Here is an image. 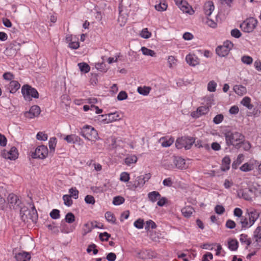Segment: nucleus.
Segmentation results:
<instances>
[{
	"label": "nucleus",
	"instance_id": "1",
	"mask_svg": "<svg viewBox=\"0 0 261 261\" xmlns=\"http://www.w3.org/2000/svg\"><path fill=\"white\" fill-rule=\"evenodd\" d=\"M226 143L227 146L232 145L236 147L242 143L244 141V136L239 132H227L225 133Z\"/></svg>",
	"mask_w": 261,
	"mask_h": 261
},
{
	"label": "nucleus",
	"instance_id": "2",
	"mask_svg": "<svg viewBox=\"0 0 261 261\" xmlns=\"http://www.w3.org/2000/svg\"><path fill=\"white\" fill-rule=\"evenodd\" d=\"M20 215L21 220L23 221H25L28 219H30L33 222H35L38 219L37 212L34 205H33L31 210H29L28 207L25 206L21 207L20 210Z\"/></svg>",
	"mask_w": 261,
	"mask_h": 261
},
{
	"label": "nucleus",
	"instance_id": "3",
	"mask_svg": "<svg viewBox=\"0 0 261 261\" xmlns=\"http://www.w3.org/2000/svg\"><path fill=\"white\" fill-rule=\"evenodd\" d=\"M81 135L85 139L91 141H95L98 139V135L96 130L89 125H86L82 128Z\"/></svg>",
	"mask_w": 261,
	"mask_h": 261
},
{
	"label": "nucleus",
	"instance_id": "4",
	"mask_svg": "<svg viewBox=\"0 0 261 261\" xmlns=\"http://www.w3.org/2000/svg\"><path fill=\"white\" fill-rule=\"evenodd\" d=\"M21 93L25 100H30L32 98H38L39 97V93L37 90L28 85L22 86Z\"/></svg>",
	"mask_w": 261,
	"mask_h": 261
},
{
	"label": "nucleus",
	"instance_id": "5",
	"mask_svg": "<svg viewBox=\"0 0 261 261\" xmlns=\"http://www.w3.org/2000/svg\"><path fill=\"white\" fill-rule=\"evenodd\" d=\"M193 143H194V141L192 138L182 137L176 140L175 146L178 149L184 147L186 150H188L191 147Z\"/></svg>",
	"mask_w": 261,
	"mask_h": 261
},
{
	"label": "nucleus",
	"instance_id": "6",
	"mask_svg": "<svg viewBox=\"0 0 261 261\" xmlns=\"http://www.w3.org/2000/svg\"><path fill=\"white\" fill-rule=\"evenodd\" d=\"M257 24V20L253 17H250L241 24L240 27L245 32L250 33L253 31Z\"/></svg>",
	"mask_w": 261,
	"mask_h": 261
},
{
	"label": "nucleus",
	"instance_id": "7",
	"mask_svg": "<svg viewBox=\"0 0 261 261\" xmlns=\"http://www.w3.org/2000/svg\"><path fill=\"white\" fill-rule=\"evenodd\" d=\"M120 119L119 114L117 113L99 115L98 120L102 123L107 124Z\"/></svg>",
	"mask_w": 261,
	"mask_h": 261
},
{
	"label": "nucleus",
	"instance_id": "8",
	"mask_svg": "<svg viewBox=\"0 0 261 261\" xmlns=\"http://www.w3.org/2000/svg\"><path fill=\"white\" fill-rule=\"evenodd\" d=\"M48 153V150L46 146L40 145L37 147L33 152L31 156L34 159H44L46 158Z\"/></svg>",
	"mask_w": 261,
	"mask_h": 261
},
{
	"label": "nucleus",
	"instance_id": "9",
	"mask_svg": "<svg viewBox=\"0 0 261 261\" xmlns=\"http://www.w3.org/2000/svg\"><path fill=\"white\" fill-rule=\"evenodd\" d=\"M7 200L9 206L11 208L15 210L21 209V201L18 196L14 194H10L7 198Z\"/></svg>",
	"mask_w": 261,
	"mask_h": 261
},
{
	"label": "nucleus",
	"instance_id": "10",
	"mask_svg": "<svg viewBox=\"0 0 261 261\" xmlns=\"http://www.w3.org/2000/svg\"><path fill=\"white\" fill-rule=\"evenodd\" d=\"M173 164L168 165L167 168L172 169L176 168L178 169L182 170L187 168L185 161L180 157L174 156L172 160Z\"/></svg>",
	"mask_w": 261,
	"mask_h": 261
},
{
	"label": "nucleus",
	"instance_id": "11",
	"mask_svg": "<svg viewBox=\"0 0 261 261\" xmlns=\"http://www.w3.org/2000/svg\"><path fill=\"white\" fill-rule=\"evenodd\" d=\"M2 156L6 159L15 160L18 157L17 148L13 146L11 148L9 151L4 150L2 152Z\"/></svg>",
	"mask_w": 261,
	"mask_h": 261
},
{
	"label": "nucleus",
	"instance_id": "12",
	"mask_svg": "<svg viewBox=\"0 0 261 261\" xmlns=\"http://www.w3.org/2000/svg\"><path fill=\"white\" fill-rule=\"evenodd\" d=\"M246 214L248 218L249 225L251 226L254 224L259 216V213L254 208L247 210Z\"/></svg>",
	"mask_w": 261,
	"mask_h": 261
},
{
	"label": "nucleus",
	"instance_id": "13",
	"mask_svg": "<svg viewBox=\"0 0 261 261\" xmlns=\"http://www.w3.org/2000/svg\"><path fill=\"white\" fill-rule=\"evenodd\" d=\"M41 110L39 106L34 105L31 107L29 111L25 112L24 116L25 117L32 119L37 117L40 113Z\"/></svg>",
	"mask_w": 261,
	"mask_h": 261
},
{
	"label": "nucleus",
	"instance_id": "14",
	"mask_svg": "<svg viewBox=\"0 0 261 261\" xmlns=\"http://www.w3.org/2000/svg\"><path fill=\"white\" fill-rule=\"evenodd\" d=\"M208 111V107L206 106L200 107L197 109V111L192 113L191 116L194 118H198L201 115L207 113Z\"/></svg>",
	"mask_w": 261,
	"mask_h": 261
},
{
	"label": "nucleus",
	"instance_id": "15",
	"mask_svg": "<svg viewBox=\"0 0 261 261\" xmlns=\"http://www.w3.org/2000/svg\"><path fill=\"white\" fill-rule=\"evenodd\" d=\"M15 258L17 261H30L31 255L28 252L21 251L16 253Z\"/></svg>",
	"mask_w": 261,
	"mask_h": 261
},
{
	"label": "nucleus",
	"instance_id": "16",
	"mask_svg": "<svg viewBox=\"0 0 261 261\" xmlns=\"http://www.w3.org/2000/svg\"><path fill=\"white\" fill-rule=\"evenodd\" d=\"M215 8L213 3L212 1H208L206 2L204 5V11L205 14L210 16Z\"/></svg>",
	"mask_w": 261,
	"mask_h": 261
},
{
	"label": "nucleus",
	"instance_id": "17",
	"mask_svg": "<svg viewBox=\"0 0 261 261\" xmlns=\"http://www.w3.org/2000/svg\"><path fill=\"white\" fill-rule=\"evenodd\" d=\"M20 87V84L16 81H11L8 87V89L11 93H15Z\"/></svg>",
	"mask_w": 261,
	"mask_h": 261
},
{
	"label": "nucleus",
	"instance_id": "18",
	"mask_svg": "<svg viewBox=\"0 0 261 261\" xmlns=\"http://www.w3.org/2000/svg\"><path fill=\"white\" fill-rule=\"evenodd\" d=\"M187 63L193 66H195L199 64V60L195 55L189 54L186 58Z\"/></svg>",
	"mask_w": 261,
	"mask_h": 261
},
{
	"label": "nucleus",
	"instance_id": "19",
	"mask_svg": "<svg viewBox=\"0 0 261 261\" xmlns=\"http://www.w3.org/2000/svg\"><path fill=\"white\" fill-rule=\"evenodd\" d=\"M242 197L246 200H251L253 196V191L251 189H245L241 191Z\"/></svg>",
	"mask_w": 261,
	"mask_h": 261
},
{
	"label": "nucleus",
	"instance_id": "20",
	"mask_svg": "<svg viewBox=\"0 0 261 261\" xmlns=\"http://www.w3.org/2000/svg\"><path fill=\"white\" fill-rule=\"evenodd\" d=\"M231 160L228 156H225L222 161V165L221 167V170L226 171L230 168Z\"/></svg>",
	"mask_w": 261,
	"mask_h": 261
},
{
	"label": "nucleus",
	"instance_id": "21",
	"mask_svg": "<svg viewBox=\"0 0 261 261\" xmlns=\"http://www.w3.org/2000/svg\"><path fill=\"white\" fill-rule=\"evenodd\" d=\"M216 54L220 57H224L228 55L229 51L223 45L218 46L216 49Z\"/></svg>",
	"mask_w": 261,
	"mask_h": 261
},
{
	"label": "nucleus",
	"instance_id": "22",
	"mask_svg": "<svg viewBox=\"0 0 261 261\" xmlns=\"http://www.w3.org/2000/svg\"><path fill=\"white\" fill-rule=\"evenodd\" d=\"M161 197V194L159 192L152 191L148 194V198L152 202H154Z\"/></svg>",
	"mask_w": 261,
	"mask_h": 261
},
{
	"label": "nucleus",
	"instance_id": "23",
	"mask_svg": "<svg viewBox=\"0 0 261 261\" xmlns=\"http://www.w3.org/2000/svg\"><path fill=\"white\" fill-rule=\"evenodd\" d=\"M159 142L163 147H167L172 144L174 139L172 138L167 139L166 138L163 137L160 139Z\"/></svg>",
	"mask_w": 261,
	"mask_h": 261
},
{
	"label": "nucleus",
	"instance_id": "24",
	"mask_svg": "<svg viewBox=\"0 0 261 261\" xmlns=\"http://www.w3.org/2000/svg\"><path fill=\"white\" fill-rule=\"evenodd\" d=\"M233 90L239 95L242 96L246 94V88L242 85H235L233 87Z\"/></svg>",
	"mask_w": 261,
	"mask_h": 261
},
{
	"label": "nucleus",
	"instance_id": "25",
	"mask_svg": "<svg viewBox=\"0 0 261 261\" xmlns=\"http://www.w3.org/2000/svg\"><path fill=\"white\" fill-rule=\"evenodd\" d=\"M64 139L69 143H75L80 140V138L75 135H70L65 137Z\"/></svg>",
	"mask_w": 261,
	"mask_h": 261
},
{
	"label": "nucleus",
	"instance_id": "26",
	"mask_svg": "<svg viewBox=\"0 0 261 261\" xmlns=\"http://www.w3.org/2000/svg\"><path fill=\"white\" fill-rule=\"evenodd\" d=\"M253 238L255 242L258 244L261 241V226H258L253 232Z\"/></svg>",
	"mask_w": 261,
	"mask_h": 261
},
{
	"label": "nucleus",
	"instance_id": "27",
	"mask_svg": "<svg viewBox=\"0 0 261 261\" xmlns=\"http://www.w3.org/2000/svg\"><path fill=\"white\" fill-rule=\"evenodd\" d=\"M247 218L248 217L246 215V214H245V215L244 216H242L240 218V223L242 225V229L249 228L251 227V226L249 225L248 218Z\"/></svg>",
	"mask_w": 261,
	"mask_h": 261
},
{
	"label": "nucleus",
	"instance_id": "28",
	"mask_svg": "<svg viewBox=\"0 0 261 261\" xmlns=\"http://www.w3.org/2000/svg\"><path fill=\"white\" fill-rule=\"evenodd\" d=\"M194 212L193 207L191 206H187L184 207L181 210V213L182 215L185 217L189 218L190 217Z\"/></svg>",
	"mask_w": 261,
	"mask_h": 261
},
{
	"label": "nucleus",
	"instance_id": "29",
	"mask_svg": "<svg viewBox=\"0 0 261 261\" xmlns=\"http://www.w3.org/2000/svg\"><path fill=\"white\" fill-rule=\"evenodd\" d=\"M244 155L243 154H239L237 159L233 161L232 164V167L233 169H237L238 166L241 164L244 160Z\"/></svg>",
	"mask_w": 261,
	"mask_h": 261
},
{
	"label": "nucleus",
	"instance_id": "30",
	"mask_svg": "<svg viewBox=\"0 0 261 261\" xmlns=\"http://www.w3.org/2000/svg\"><path fill=\"white\" fill-rule=\"evenodd\" d=\"M137 159L136 155H129L125 159L124 162L126 165L130 166L131 164L136 163L137 161Z\"/></svg>",
	"mask_w": 261,
	"mask_h": 261
},
{
	"label": "nucleus",
	"instance_id": "31",
	"mask_svg": "<svg viewBox=\"0 0 261 261\" xmlns=\"http://www.w3.org/2000/svg\"><path fill=\"white\" fill-rule=\"evenodd\" d=\"M78 66L81 71L85 73H88L90 69V67L89 65L84 62L79 63Z\"/></svg>",
	"mask_w": 261,
	"mask_h": 261
},
{
	"label": "nucleus",
	"instance_id": "32",
	"mask_svg": "<svg viewBox=\"0 0 261 261\" xmlns=\"http://www.w3.org/2000/svg\"><path fill=\"white\" fill-rule=\"evenodd\" d=\"M142 54L144 55L145 56H149L151 57H155L156 56V53L154 52V51L148 49L145 47H142L141 49Z\"/></svg>",
	"mask_w": 261,
	"mask_h": 261
},
{
	"label": "nucleus",
	"instance_id": "33",
	"mask_svg": "<svg viewBox=\"0 0 261 261\" xmlns=\"http://www.w3.org/2000/svg\"><path fill=\"white\" fill-rule=\"evenodd\" d=\"M240 241L242 243L246 244L247 246L246 247V249H247L248 246H249L251 243L250 239H248V236L246 234H241L240 235Z\"/></svg>",
	"mask_w": 261,
	"mask_h": 261
},
{
	"label": "nucleus",
	"instance_id": "34",
	"mask_svg": "<svg viewBox=\"0 0 261 261\" xmlns=\"http://www.w3.org/2000/svg\"><path fill=\"white\" fill-rule=\"evenodd\" d=\"M105 217L107 220L112 224L116 223V219L114 216L113 214L110 212H107L105 214Z\"/></svg>",
	"mask_w": 261,
	"mask_h": 261
},
{
	"label": "nucleus",
	"instance_id": "35",
	"mask_svg": "<svg viewBox=\"0 0 261 261\" xmlns=\"http://www.w3.org/2000/svg\"><path fill=\"white\" fill-rule=\"evenodd\" d=\"M145 182L143 179L142 176H139L136 178L134 181V187L135 188L139 187H142L145 184Z\"/></svg>",
	"mask_w": 261,
	"mask_h": 261
},
{
	"label": "nucleus",
	"instance_id": "36",
	"mask_svg": "<svg viewBox=\"0 0 261 261\" xmlns=\"http://www.w3.org/2000/svg\"><path fill=\"white\" fill-rule=\"evenodd\" d=\"M57 144V139L55 137H52L50 138L48 142V146L50 149V152L55 151V147Z\"/></svg>",
	"mask_w": 261,
	"mask_h": 261
},
{
	"label": "nucleus",
	"instance_id": "37",
	"mask_svg": "<svg viewBox=\"0 0 261 261\" xmlns=\"http://www.w3.org/2000/svg\"><path fill=\"white\" fill-rule=\"evenodd\" d=\"M228 248L231 250H236L238 248V242L236 240H231L228 242Z\"/></svg>",
	"mask_w": 261,
	"mask_h": 261
},
{
	"label": "nucleus",
	"instance_id": "38",
	"mask_svg": "<svg viewBox=\"0 0 261 261\" xmlns=\"http://www.w3.org/2000/svg\"><path fill=\"white\" fill-rule=\"evenodd\" d=\"M150 88L149 87H139L138 88L137 91L140 94L147 95L150 92Z\"/></svg>",
	"mask_w": 261,
	"mask_h": 261
},
{
	"label": "nucleus",
	"instance_id": "39",
	"mask_svg": "<svg viewBox=\"0 0 261 261\" xmlns=\"http://www.w3.org/2000/svg\"><path fill=\"white\" fill-rule=\"evenodd\" d=\"M253 165L248 163L244 164L241 167L240 170L243 172H248L253 169Z\"/></svg>",
	"mask_w": 261,
	"mask_h": 261
},
{
	"label": "nucleus",
	"instance_id": "40",
	"mask_svg": "<svg viewBox=\"0 0 261 261\" xmlns=\"http://www.w3.org/2000/svg\"><path fill=\"white\" fill-rule=\"evenodd\" d=\"M251 99L248 97H245L242 100L241 103L249 109H251L253 106L250 104Z\"/></svg>",
	"mask_w": 261,
	"mask_h": 261
},
{
	"label": "nucleus",
	"instance_id": "41",
	"mask_svg": "<svg viewBox=\"0 0 261 261\" xmlns=\"http://www.w3.org/2000/svg\"><path fill=\"white\" fill-rule=\"evenodd\" d=\"M177 60L174 56H170L168 58V63L170 68H173L176 65Z\"/></svg>",
	"mask_w": 261,
	"mask_h": 261
},
{
	"label": "nucleus",
	"instance_id": "42",
	"mask_svg": "<svg viewBox=\"0 0 261 261\" xmlns=\"http://www.w3.org/2000/svg\"><path fill=\"white\" fill-rule=\"evenodd\" d=\"M71 196L69 195H65L63 197L64 203L65 205L70 206L72 204V200L71 199Z\"/></svg>",
	"mask_w": 261,
	"mask_h": 261
},
{
	"label": "nucleus",
	"instance_id": "43",
	"mask_svg": "<svg viewBox=\"0 0 261 261\" xmlns=\"http://www.w3.org/2000/svg\"><path fill=\"white\" fill-rule=\"evenodd\" d=\"M124 198L123 197L118 196L113 198V203L115 205H120L124 202Z\"/></svg>",
	"mask_w": 261,
	"mask_h": 261
},
{
	"label": "nucleus",
	"instance_id": "44",
	"mask_svg": "<svg viewBox=\"0 0 261 261\" xmlns=\"http://www.w3.org/2000/svg\"><path fill=\"white\" fill-rule=\"evenodd\" d=\"M241 61L245 64L250 65L252 63L253 59L249 56H243L241 58Z\"/></svg>",
	"mask_w": 261,
	"mask_h": 261
},
{
	"label": "nucleus",
	"instance_id": "45",
	"mask_svg": "<svg viewBox=\"0 0 261 261\" xmlns=\"http://www.w3.org/2000/svg\"><path fill=\"white\" fill-rule=\"evenodd\" d=\"M65 220L68 223H72L75 221L74 215L72 213H68L66 214Z\"/></svg>",
	"mask_w": 261,
	"mask_h": 261
},
{
	"label": "nucleus",
	"instance_id": "46",
	"mask_svg": "<svg viewBox=\"0 0 261 261\" xmlns=\"http://www.w3.org/2000/svg\"><path fill=\"white\" fill-rule=\"evenodd\" d=\"M179 8L181 10H182L184 12L189 13L190 14H191L192 13L190 12V10H192L193 12H194V11H193L192 8L190 7L188 5V4L187 3L186 5H182Z\"/></svg>",
	"mask_w": 261,
	"mask_h": 261
},
{
	"label": "nucleus",
	"instance_id": "47",
	"mask_svg": "<svg viewBox=\"0 0 261 261\" xmlns=\"http://www.w3.org/2000/svg\"><path fill=\"white\" fill-rule=\"evenodd\" d=\"M130 179L129 174L126 172H123L121 173L120 177V180L121 181L123 182H127L129 181Z\"/></svg>",
	"mask_w": 261,
	"mask_h": 261
},
{
	"label": "nucleus",
	"instance_id": "48",
	"mask_svg": "<svg viewBox=\"0 0 261 261\" xmlns=\"http://www.w3.org/2000/svg\"><path fill=\"white\" fill-rule=\"evenodd\" d=\"M216 86L217 84L215 81H210L207 85V90L210 92H215L216 91Z\"/></svg>",
	"mask_w": 261,
	"mask_h": 261
},
{
	"label": "nucleus",
	"instance_id": "49",
	"mask_svg": "<svg viewBox=\"0 0 261 261\" xmlns=\"http://www.w3.org/2000/svg\"><path fill=\"white\" fill-rule=\"evenodd\" d=\"M151 35V33L148 31L147 28L143 29L140 33V36L145 39L150 38Z\"/></svg>",
	"mask_w": 261,
	"mask_h": 261
},
{
	"label": "nucleus",
	"instance_id": "50",
	"mask_svg": "<svg viewBox=\"0 0 261 261\" xmlns=\"http://www.w3.org/2000/svg\"><path fill=\"white\" fill-rule=\"evenodd\" d=\"M156 227V225L152 220L147 221L146 222L145 229L149 230V228L155 229Z\"/></svg>",
	"mask_w": 261,
	"mask_h": 261
},
{
	"label": "nucleus",
	"instance_id": "51",
	"mask_svg": "<svg viewBox=\"0 0 261 261\" xmlns=\"http://www.w3.org/2000/svg\"><path fill=\"white\" fill-rule=\"evenodd\" d=\"M155 8L158 11H165L167 8V5L166 3H160L155 6Z\"/></svg>",
	"mask_w": 261,
	"mask_h": 261
},
{
	"label": "nucleus",
	"instance_id": "52",
	"mask_svg": "<svg viewBox=\"0 0 261 261\" xmlns=\"http://www.w3.org/2000/svg\"><path fill=\"white\" fill-rule=\"evenodd\" d=\"M69 192L70 194L71 197H73L74 199H77L79 197V191L76 188H72L69 189Z\"/></svg>",
	"mask_w": 261,
	"mask_h": 261
},
{
	"label": "nucleus",
	"instance_id": "53",
	"mask_svg": "<svg viewBox=\"0 0 261 261\" xmlns=\"http://www.w3.org/2000/svg\"><path fill=\"white\" fill-rule=\"evenodd\" d=\"M50 217L54 219H57L60 218V211L57 209H54L50 213Z\"/></svg>",
	"mask_w": 261,
	"mask_h": 261
},
{
	"label": "nucleus",
	"instance_id": "54",
	"mask_svg": "<svg viewBox=\"0 0 261 261\" xmlns=\"http://www.w3.org/2000/svg\"><path fill=\"white\" fill-rule=\"evenodd\" d=\"M90 225H91V227L88 228V232L91 231V230L94 228H100L102 226V224L99 223L96 221L91 222Z\"/></svg>",
	"mask_w": 261,
	"mask_h": 261
},
{
	"label": "nucleus",
	"instance_id": "55",
	"mask_svg": "<svg viewBox=\"0 0 261 261\" xmlns=\"http://www.w3.org/2000/svg\"><path fill=\"white\" fill-rule=\"evenodd\" d=\"M224 116L222 114L217 115L213 119V122L216 124L220 123L223 120Z\"/></svg>",
	"mask_w": 261,
	"mask_h": 261
},
{
	"label": "nucleus",
	"instance_id": "56",
	"mask_svg": "<svg viewBox=\"0 0 261 261\" xmlns=\"http://www.w3.org/2000/svg\"><path fill=\"white\" fill-rule=\"evenodd\" d=\"M134 225L138 229L143 228L144 226V221L141 219H139L134 222Z\"/></svg>",
	"mask_w": 261,
	"mask_h": 261
},
{
	"label": "nucleus",
	"instance_id": "57",
	"mask_svg": "<svg viewBox=\"0 0 261 261\" xmlns=\"http://www.w3.org/2000/svg\"><path fill=\"white\" fill-rule=\"evenodd\" d=\"M36 138L39 140L46 141L47 139V135L43 132H39L36 135Z\"/></svg>",
	"mask_w": 261,
	"mask_h": 261
},
{
	"label": "nucleus",
	"instance_id": "58",
	"mask_svg": "<svg viewBox=\"0 0 261 261\" xmlns=\"http://www.w3.org/2000/svg\"><path fill=\"white\" fill-rule=\"evenodd\" d=\"M3 77L7 81H13L14 79V75L11 72H7L3 74Z\"/></svg>",
	"mask_w": 261,
	"mask_h": 261
},
{
	"label": "nucleus",
	"instance_id": "59",
	"mask_svg": "<svg viewBox=\"0 0 261 261\" xmlns=\"http://www.w3.org/2000/svg\"><path fill=\"white\" fill-rule=\"evenodd\" d=\"M127 98V94L125 91H121L117 96V99L119 100H123Z\"/></svg>",
	"mask_w": 261,
	"mask_h": 261
},
{
	"label": "nucleus",
	"instance_id": "60",
	"mask_svg": "<svg viewBox=\"0 0 261 261\" xmlns=\"http://www.w3.org/2000/svg\"><path fill=\"white\" fill-rule=\"evenodd\" d=\"M215 211L217 214L221 215L224 213L225 208L222 205H217L215 208Z\"/></svg>",
	"mask_w": 261,
	"mask_h": 261
},
{
	"label": "nucleus",
	"instance_id": "61",
	"mask_svg": "<svg viewBox=\"0 0 261 261\" xmlns=\"http://www.w3.org/2000/svg\"><path fill=\"white\" fill-rule=\"evenodd\" d=\"M85 202L88 204H94L95 203V199L91 195H87L85 198Z\"/></svg>",
	"mask_w": 261,
	"mask_h": 261
},
{
	"label": "nucleus",
	"instance_id": "62",
	"mask_svg": "<svg viewBox=\"0 0 261 261\" xmlns=\"http://www.w3.org/2000/svg\"><path fill=\"white\" fill-rule=\"evenodd\" d=\"M231 35L236 38H239L241 36V33L238 29H234L231 31Z\"/></svg>",
	"mask_w": 261,
	"mask_h": 261
},
{
	"label": "nucleus",
	"instance_id": "63",
	"mask_svg": "<svg viewBox=\"0 0 261 261\" xmlns=\"http://www.w3.org/2000/svg\"><path fill=\"white\" fill-rule=\"evenodd\" d=\"M110 236L111 235L107 233V232H105L103 233H101L99 234V238L102 241H108Z\"/></svg>",
	"mask_w": 261,
	"mask_h": 261
},
{
	"label": "nucleus",
	"instance_id": "64",
	"mask_svg": "<svg viewBox=\"0 0 261 261\" xmlns=\"http://www.w3.org/2000/svg\"><path fill=\"white\" fill-rule=\"evenodd\" d=\"M236 226V223L231 220H228L226 222V227L228 228L233 229L235 228Z\"/></svg>",
	"mask_w": 261,
	"mask_h": 261
}]
</instances>
